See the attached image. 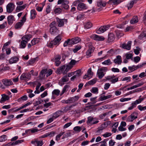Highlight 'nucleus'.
<instances>
[{
  "instance_id": "1",
  "label": "nucleus",
  "mask_w": 146,
  "mask_h": 146,
  "mask_svg": "<svg viewBox=\"0 0 146 146\" xmlns=\"http://www.w3.org/2000/svg\"><path fill=\"white\" fill-rule=\"evenodd\" d=\"M62 39L61 36L60 35H58L56 36L54 39L50 41V42L48 44V46L50 48H52L53 47L54 45H58L60 41Z\"/></svg>"
},
{
  "instance_id": "2",
  "label": "nucleus",
  "mask_w": 146,
  "mask_h": 146,
  "mask_svg": "<svg viewBox=\"0 0 146 146\" xmlns=\"http://www.w3.org/2000/svg\"><path fill=\"white\" fill-rule=\"evenodd\" d=\"M56 23L55 21H53L50 25V32L52 35H56L59 32V31L56 27Z\"/></svg>"
},
{
  "instance_id": "3",
  "label": "nucleus",
  "mask_w": 146,
  "mask_h": 146,
  "mask_svg": "<svg viewBox=\"0 0 146 146\" xmlns=\"http://www.w3.org/2000/svg\"><path fill=\"white\" fill-rule=\"evenodd\" d=\"M108 68L105 67L99 68L97 73V75L99 78L102 79L105 75V73H104V72H106Z\"/></svg>"
},
{
  "instance_id": "4",
  "label": "nucleus",
  "mask_w": 146,
  "mask_h": 146,
  "mask_svg": "<svg viewBox=\"0 0 146 146\" xmlns=\"http://www.w3.org/2000/svg\"><path fill=\"white\" fill-rule=\"evenodd\" d=\"M137 117V113L133 112L130 115H129L126 118V121L132 122L133 120Z\"/></svg>"
},
{
  "instance_id": "5",
  "label": "nucleus",
  "mask_w": 146,
  "mask_h": 146,
  "mask_svg": "<svg viewBox=\"0 0 146 146\" xmlns=\"http://www.w3.org/2000/svg\"><path fill=\"white\" fill-rule=\"evenodd\" d=\"M56 19L58 23V26L60 27L63 26L64 23H66L67 22V19H60L58 17H56Z\"/></svg>"
},
{
  "instance_id": "6",
  "label": "nucleus",
  "mask_w": 146,
  "mask_h": 146,
  "mask_svg": "<svg viewBox=\"0 0 146 146\" xmlns=\"http://www.w3.org/2000/svg\"><path fill=\"white\" fill-rule=\"evenodd\" d=\"M110 27V26L109 25L102 26L97 30L96 33L99 34L103 33L104 32L109 29Z\"/></svg>"
},
{
  "instance_id": "7",
  "label": "nucleus",
  "mask_w": 146,
  "mask_h": 146,
  "mask_svg": "<svg viewBox=\"0 0 146 146\" xmlns=\"http://www.w3.org/2000/svg\"><path fill=\"white\" fill-rule=\"evenodd\" d=\"M57 3L58 4H62V7L65 9H68L69 7V6L68 5V2L67 0H58Z\"/></svg>"
},
{
  "instance_id": "8",
  "label": "nucleus",
  "mask_w": 146,
  "mask_h": 146,
  "mask_svg": "<svg viewBox=\"0 0 146 146\" xmlns=\"http://www.w3.org/2000/svg\"><path fill=\"white\" fill-rule=\"evenodd\" d=\"M145 65H146V62H144L141 64H140L136 66L133 65L132 66H129L128 69L132 71L137 69L138 68H141Z\"/></svg>"
},
{
  "instance_id": "9",
  "label": "nucleus",
  "mask_w": 146,
  "mask_h": 146,
  "mask_svg": "<svg viewBox=\"0 0 146 146\" xmlns=\"http://www.w3.org/2000/svg\"><path fill=\"white\" fill-rule=\"evenodd\" d=\"M92 39L97 41H102L105 39V38L102 36H100L96 34H93L90 36Z\"/></svg>"
},
{
  "instance_id": "10",
  "label": "nucleus",
  "mask_w": 146,
  "mask_h": 146,
  "mask_svg": "<svg viewBox=\"0 0 146 146\" xmlns=\"http://www.w3.org/2000/svg\"><path fill=\"white\" fill-rule=\"evenodd\" d=\"M15 6L12 3H9L6 6L7 11L9 13H11L14 10Z\"/></svg>"
},
{
  "instance_id": "11",
  "label": "nucleus",
  "mask_w": 146,
  "mask_h": 146,
  "mask_svg": "<svg viewBox=\"0 0 146 146\" xmlns=\"http://www.w3.org/2000/svg\"><path fill=\"white\" fill-rule=\"evenodd\" d=\"M132 42L129 41L128 42L127 44L124 43L121 45L122 47L124 49H126L127 50H129L131 48V46Z\"/></svg>"
},
{
  "instance_id": "12",
  "label": "nucleus",
  "mask_w": 146,
  "mask_h": 146,
  "mask_svg": "<svg viewBox=\"0 0 146 146\" xmlns=\"http://www.w3.org/2000/svg\"><path fill=\"white\" fill-rule=\"evenodd\" d=\"M70 44L72 45L78 43L81 40V39L80 38L77 37L70 39Z\"/></svg>"
},
{
  "instance_id": "13",
  "label": "nucleus",
  "mask_w": 146,
  "mask_h": 146,
  "mask_svg": "<svg viewBox=\"0 0 146 146\" xmlns=\"http://www.w3.org/2000/svg\"><path fill=\"white\" fill-rule=\"evenodd\" d=\"M1 81L3 84L6 86H9L13 84L12 81L10 79H3Z\"/></svg>"
},
{
  "instance_id": "14",
  "label": "nucleus",
  "mask_w": 146,
  "mask_h": 146,
  "mask_svg": "<svg viewBox=\"0 0 146 146\" xmlns=\"http://www.w3.org/2000/svg\"><path fill=\"white\" fill-rule=\"evenodd\" d=\"M87 9L86 5L84 3H80L77 6V9L79 10L86 9Z\"/></svg>"
},
{
  "instance_id": "15",
  "label": "nucleus",
  "mask_w": 146,
  "mask_h": 146,
  "mask_svg": "<svg viewBox=\"0 0 146 146\" xmlns=\"http://www.w3.org/2000/svg\"><path fill=\"white\" fill-rule=\"evenodd\" d=\"M31 37L32 35H31L30 34H27L23 36L21 39L22 40L25 41V42H27L28 43V42L30 40Z\"/></svg>"
},
{
  "instance_id": "16",
  "label": "nucleus",
  "mask_w": 146,
  "mask_h": 146,
  "mask_svg": "<svg viewBox=\"0 0 146 146\" xmlns=\"http://www.w3.org/2000/svg\"><path fill=\"white\" fill-rule=\"evenodd\" d=\"M94 48L92 47H89L88 50L86 52V55L88 57L87 58L91 56L92 55V53L93 52L94 50Z\"/></svg>"
},
{
  "instance_id": "17",
  "label": "nucleus",
  "mask_w": 146,
  "mask_h": 146,
  "mask_svg": "<svg viewBox=\"0 0 146 146\" xmlns=\"http://www.w3.org/2000/svg\"><path fill=\"white\" fill-rule=\"evenodd\" d=\"M19 60V58L17 56H13L9 60V63L10 64H12L16 63Z\"/></svg>"
},
{
  "instance_id": "18",
  "label": "nucleus",
  "mask_w": 146,
  "mask_h": 146,
  "mask_svg": "<svg viewBox=\"0 0 146 146\" xmlns=\"http://www.w3.org/2000/svg\"><path fill=\"white\" fill-rule=\"evenodd\" d=\"M63 112L62 110H58L56 111L52 115L53 117L56 119L59 116L63 114Z\"/></svg>"
},
{
  "instance_id": "19",
  "label": "nucleus",
  "mask_w": 146,
  "mask_h": 146,
  "mask_svg": "<svg viewBox=\"0 0 146 146\" xmlns=\"http://www.w3.org/2000/svg\"><path fill=\"white\" fill-rule=\"evenodd\" d=\"M7 19L8 24L11 25L13 23V21H14V18L13 15H10L7 17Z\"/></svg>"
},
{
  "instance_id": "20",
  "label": "nucleus",
  "mask_w": 146,
  "mask_h": 146,
  "mask_svg": "<svg viewBox=\"0 0 146 146\" xmlns=\"http://www.w3.org/2000/svg\"><path fill=\"white\" fill-rule=\"evenodd\" d=\"M9 99V97L8 96L5 94H3L2 95V98L0 100V102L1 103H3L4 101L7 100Z\"/></svg>"
},
{
  "instance_id": "21",
  "label": "nucleus",
  "mask_w": 146,
  "mask_h": 146,
  "mask_svg": "<svg viewBox=\"0 0 146 146\" xmlns=\"http://www.w3.org/2000/svg\"><path fill=\"white\" fill-rule=\"evenodd\" d=\"M113 61L115 64H121L122 62L121 56L119 55L117 56L116 57V58Z\"/></svg>"
},
{
  "instance_id": "22",
  "label": "nucleus",
  "mask_w": 146,
  "mask_h": 146,
  "mask_svg": "<svg viewBox=\"0 0 146 146\" xmlns=\"http://www.w3.org/2000/svg\"><path fill=\"white\" fill-rule=\"evenodd\" d=\"M65 68V66L64 65L60 68H58L56 71V73L57 74H60L62 73Z\"/></svg>"
},
{
  "instance_id": "23",
  "label": "nucleus",
  "mask_w": 146,
  "mask_h": 146,
  "mask_svg": "<svg viewBox=\"0 0 146 146\" xmlns=\"http://www.w3.org/2000/svg\"><path fill=\"white\" fill-rule=\"evenodd\" d=\"M97 6L100 7H105L106 4V1L100 0L98 2Z\"/></svg>"
},
{
  "instance_id": "24",
  "label": "nucleus",
  "mask_w": 146,
  "mask_h": 146,
  "mask_svg": "<svg viewBox=\"0 0 146 146\" xmlns=\"http://www.w3.org/2000/svg\"><path fill=\"white\" fill-rule=\"evenodd\" d=\"M138 0H133L131 1L128 5L127 7L128 9H131L133 7L134 4L137 3Z\"/></svg>"
},
{
  "instance_id": "25",
  "label": "nucleus",
  "mask_w": 146,
  "mask_h": 146,
  "mask_svg": "<svg viewBox=\"0 0 146 146\" xmlns=\"http://www.w3.org/2000/svg\"><path fill=\"white\" fill-rule=\"evenodd\" d=\"M93 75V72H92L91 68L88 69L87 73L85 74L83 77L84 79H86L87 77H90L89 75L92 76Z\"/></svg>"
},
{
  "instance_id": "26",
  "label": "nucleus",
  "mask_w": 146,
  "mask_h": 146,
  "mask_svg": "<svg viewBox=\"0 0 146 146\" xmlns=\"http://www.w3.org/2000/svg\"><path fill=\"white\" fill-rule=\"evenodd\" d=\"M114 39V36L113 33H110L108 34V40L109 42L113 41Z\"/></svg>"
},
{
  "instance_id": "27",
  "label": "nucleus",
  "mask_w": 146,
  "mask_h": 146,
  "mask_svg": "<svg viewBox=\"0 0 146 146\" xmlns=\"http://www.w3.org/2000/svg\"><path fill=\"white\" fill-rule=\"evenodd\" d=\"M36 11L34 9L32 10L31 11V19H35L36 16Z\"/></svg>"
},
{
  "instance_id": "28",
  "label": "nucleus",
  "mask_w": 146,
  "mask_h": 146,
  "mask_svg": "<svg viewBox=\"0 0 146 146\" xmlns=\"http://www.w3.org/2000/svg\"><path fill=\"white\" fill-rule=\"evenodd\" d=\"M138 21V17L137 16H134L131 20L130 23L131 24H134L137 23Z\"/></svg>"
},
{
  "instance_id": "29",
  "label": "nucleus",
  "mask_w": 146,
  "mask_h": 146,
  "mask_svg": "<svg viewBox=\"0 0 146 146\" xmlns=\"http://www.w3.org/2000/svg\"><path fill=\"white\" fill-rule=\"evenodd\" d=\"M108 3L110 4L115 5L119 4L120 2H118V0H109L108 2Z\"/></svg>"
},
{
  "instance_id": "30",
  "label": "nucleus",
  "mask_w": 146,
  "mask_h": 146,
  "mask_svg": "<svg viewBox=\"0 0 146 146\" xmlns=\"http://www.w3.org/2000/svg\"><path fill=\"white\" fill-rule=\"evenodd\" d=\"M27 6V5L25 4L23 5L17 6L16 8V10L17 12H19V11L23 10Z\"/></svg>"
},
{
  "instance_id": "31",
  "label": "nucleus",
  "mask_w": 146,
  "mask_h": 146,
  "mask_svg": "<svg viewBox=\"0 0 146 146\" xmlns=\"http://www.w3.org/2000/svg\"><path fill=\"white\" fill-rule=\"evenodd\" d=\"M84 27L86 29H89L92 27V24L90 22H88L84 24Z\"/></svg>"
},
{
  "instance_id": "32",
  "label": "nucleus",
  "mask_w": 146,
  "mask_h": 146,
  "mask_svg": "<svg viewBox=\"0 0 146 146\" xmlns=\"http://www.w3.org/2000/svg\"><path fill=\"white\" fill-rule=\"evenodd\" d=\"M95 119L93 117H89L88 118V120L87 121V123L88 124H91L92 125V123H93V121H94V119Z\"/></svg>"
},
{
  "instance_id": "33",
  "label": "nucleus",
  "mask_w": 146,
  "mask_h": 146,
  "mask_svg": "<svg viewBox=\"0 0 146 146\" xmlns=\"http://www.w3.org/2000/svg\"><path fill=\"white\" fill-rule=\"evenodd\" d=\"M27 43V42H25V41L22 40L19 45L20 48H25L26 47V44Z\"/></svg>"
},
{
  "instance_id": "34",
  "label": "nucleus",
  "mask_w": 146,
  "mask_h": 146,
  "mask_svg": "<svg viewBox=\"0 0 146 146\" xmlns=\"http://www.w3.org/2000/svg\"><path fill=\"white\" fill-rule=\"evenodd\" d=\"M72 67L68 65L65 66V69L62 72L63 75H64L67 73L69 71V70L72 68Z\"/></svg>"
},
{
  "instance_id": "35",
  "label": "nucleus",
  "mask_w": 146,
  "mask_h": 146,
  "mask_svg": "<svg viewBox=\"0 0 146 146\" xmlns=\"http://www.w3.org/2000/svg\"><path fill=\"white\" fill-rule=\"evenodd\" d=\"M55 133V132L54 131L49 132L45 134L44 135V137H47L48 136L50 137L53 136Z\"/></svg>"
},
{
  "instance_id": "36",
  "label": "nucleus",
  "mask_w": 146,
  "mask_h": 146,
  "mask_svg": "<svg viewBox=\"0 0 146 146\" xmlns=\"http://www.w3.org/2000/svg\"><path fill=\"white\" fill-rule=\"evenodd\" d=\"M23 25V23H21V22H18L16 23L15 25V28L16 29H18L21 28Z\"/></svg>"
},
{
  "instance_id": "37",
  "label": "nucleus",
  "mask_w": 146,
  "mask_h": 146,
  "mask_svg": "<svg viewBox=\"0 0 146 146\" xmlns=\"http://www.w3.org/2000/svg\"><path fill=\"white\" fill-rule=\"evenodd\" d=\"M28 98L27 96L24 95L17 99V101L20 102L22 101H26L27 99Z\"/></svg>"
},
{
  "instance_id": "38",
  "label": "nucleus",
  "mask_w": 146,
  "mask_h": 146,
  "mask_svg": "<svg viewBox=\"0 0 146 146\" xmlns=\"http://www.w3.org/2000/svg\"><path fill=\"white\" fill-rule=\"evenodd\" d=\"M69 87V86L68 85H65L63 88L61 93L60 94V95L61 96L63 94H64L65 92H66L67 90V89Z\"/></svg>"
},
{
  "instance_id": "39",
  "label": "nucleus",
  "mask_w": 146,
  "mask_h": 146,
  "mask_svg": "<svg viewBox=\"0 0 146 146\" xmlns=\"http://www.w3.org/2000/svg\"><path fill=\"white\" fill-rule=\"evenodd\" d=\"M115 77V76L114 75H113L112 76H109L105 77L106 80H104L105 81L106 80H112V79L114 78Z\"/></svg>"
},
{
  "instance_id": "40",
  "label": "nucleus",
  "mask_w": 146,
  "mask_h": 146,
  "mask_svg": "<svg viewBox=\"0 0 146 146\" xmlns=\"http://www.w3.org/2000/svg\"><path fill=\"white\" fill-rule=\"evenodd\" d=\"M69 80V78L66 75H65L61 79V82H68Z\"/></svg>"
},
{
  "instance_id": "41",
  "label": "nucleus",
  "mask_w": 146,
  "mask_h": 146,
  "mask_svg": "<svg viewBox=\"0 0 146 146\" xmlns=\"http://www.w3.org/2000/svg\"><path fill=\"white\" fill-rule=\"evenodd\" d=\"M78 62L74 60H72L70 62H69V66L72 67V68L73 66L74 65Z\"/></svg>"
},
{
  "instance_id": "42",
  "label": "nucleus",
  "mask_w": 146,
  "mask_h": 146,
  "mask_svg": "<svg viewBox=\"0 0 146 146\" xmlns=\"http://www.w3.org/2000/svg\"><path fill=\"white\" fill-rule=\"evenodd\" d=\"M111 97V95H108L107 96H102L100 97V99L101 101L105 100L110 98Z\"/></svg>"
},
{
  "instance_id": "43",
  "label": "nucleus",
  "mask_w": 146,
  "mask_h": 146,
  "mask_svg": "<svg viewBox=\"0 0 146 146\" xmlns=\"http://www.w3.org/2000/svg\"><path fill=\"white\" fill-rule=\"evenodd\" d=\"M81 46L80 45H77L75 48L73 49V51L74 53L77 52L78 50H80L81 48Z\"/></svg>"
},
{
  "instance_id": "44",
  "label": "nucleus",
  "mask_w": 146,
  "mask_h": 146,
  "mask_svg": "<svg viewBox=\"0 0 146 146\" xmlns=\"http://www.w3.org/2000/svg\"><path fill=\"white\" fill-rule=\"evenodd\" d=\"M60 93V91L58 89L54 90L52 92L53 95H54L56 96H58Z\"/></svg>"
},
{
  "instance_id": "45",
  "label": "nucleus",
  "mask_w": 146,
  "mask_h": 146,
  "mask_svg": "<svg viewBox=\"0 0 146 146\" xmlns=\"http://www.w3.org/2000/svg\"><path fill=\"white\" fill-rule=\"evenodd\" d=\"M39 40L38 38H34L31 41L32 45L33 46L38 43Z\"/></svg>"
},
{
  "instance_id": "46",
  "label": "nucleus",
  "mask_w": 146,
  "mask_h": 146,
  "mask_svg": "<svg viewBox=\"0 0 146 146\" xmlns=\"http://www.w3.org/2000/svg\"><path fill=\"white\" fill-rule=\"evenodd\" d=\"M7 140V136L6 135H3L0 137V142H2Z\"/></svg>"
},
{
  "instance_id": "47",
  "label": "nucleus",
  "mask_w": 146,
  "mask_h": 146,
  "mask_svg": "<svg viewBox=\"0 0 146 146\" xmlns=\"http://www.w3.org/2000/svg\"><path fill=\"white\" fill-rule=\"evenodd\" d=\"M131 78L130 76L126 77L123 78L122 81H126L127 82H128L131 81Z\"/></svg>"
},
{
  "instance_id": "48",
  "label": "nucleus",
  "mask_w": 146,
  "mask_h": 146,
  "mask_svg": "<svg viewBox=\"0 0 146 146\" xmlns=\"http://www.w3.org/2000/svg\"><path fill=\"white\" fill-rule=\"evenodd\" d=\"M146 36V31H144L141 33L140 35L139 36V38L141 39L143 38Z\"/></svg>"
},
{
  "instance_id": "49",
  "label": "nucleus",
  "mask_w": 146,
  "mask_h": 146,
  "mask_svg": "<svg viewBox=\"0 0 146 146\" xmlns=\"http://www.w3.org/2000/svg\"><path fill=\"white\" fill-rule=\"evenodd\" d=\"M43 102V101L42 100H38L35 101L33 103V104L35 106H36L40 104Z\"/></svg>"
},
{
  "instance_id": "50",
  "label": "nucleus",
  "mask_w": 146,
  "mask_h": 146,
  "mask_svg": "<svg viewBox=\"0 0 146 146\" xmlns=\"http://www.w3.org/2000/svg\"><path fill=\"white\" fill-rule=\"evenodd\" d=\"M64 132H61L58 135H57L56 137V141H58L60 140V137L64 133Z\"/></svg>"
},
{
  "instance_id": "51",
  "label": "nucleus",
  "mask_w": 146,
  "mask_h": 146,
  "mask_svg": "<svg viewBox=\"0 0 146 146\" xmlns=\"http://www.w3.org/2000/svg\"><path fill=\"white\" fill-rule=\"evenodd\" d=\"M70 39H68L67 40L65 41L63 44V46L64 47H66L68 45H71L72 44H70Z\"/></svg>"
},
{
  "instance_id": "52",
  "label": "nucleus",
  "mask_w": 146,
  "mask_h": 146,
  "mask_svg": "<svg viewBox=\"0 0 146 146\" xmlns=\"http://www.w3.org/2000/svg\"><path fill=\"white\" fill-rule=\"evenodd\" d=\"M108 126V123L106 122H104L101 125L100 127L103 130L106 128Z\"/></svg>"
},
{
  "instance_id": "53",
  "label": "nucleus",
  "mask_w": 146,
  "mask_h": 146,
  "mask_svg": "<svg viewBox=\"0 0 146 146\" xmlns=\"http://www.w3.org/2000/svg\"><path fill=\"white\" fill-rule=\"evenodd\" d=\"M79 97L78 96H75L71 98L72 102H74L78 100Z\"/></svg>"
},
{
  "instance_id": "54",
  "label": "nucleus",
  "mask_w": 146,
  "mask_h": 146,
  "mask_svg": "<svg viewBox=\"0 0 146 146\" xmlns=\"http://www.w3.org/2000/svg\"><path fill=\"white\" fill-rule=\"evenodd\" d=\"M108 140L107 139H105L101 141L100 143H101L102 144L100 146H106L107 145L106 142Z\"/></svg>"
},
{
  "instance_id": "55",
  "label": "nucleus",
  "mask_w": 146,
  "mask_h": 146,
  "mask_svg": "<svg viewBox=\"0 0 146 146\" xmlns=\"http://www.w3.org/2000/svg\"><path fill=\"white\" fill-rule=\"evenodd\" d=\"M143 84L144 83L142 82L141 83L138 84L137 85L133 86L131 87V89L132 90L134 88H136L137 87H139L143 85Z\"/></svg>"
},
{
  "instance_id": "56",
  "label": "nucleus",
  "mask_w": 146,
  "mask_h": 146,
  "mask_svg": "<svg viewBox=\"0 0 146 146\" xmlns=\"http://www.w3.org/2000/svg\"><path fill=\"white\" fill-rule=\"evenodd\" d=\"M21 80H26L27 79L25 73H23L21 76L20 78Z\"/></svg>"
},
{
  "instance_id": "57",
  "label": "nucleus",
  "mask_w": 146,
  "mask_h": 146,
  "mask_svg": "<svg viewBox=\"0 0 146 146\" xmlns=\"http://www.w3.org/2000/svg\"><path fill=\"white\" fill-rule=\"evenodd\" d=\"M72 108V106H67L64 108V109L62 111H64V113L66 112L67 111L70 110V109Z\"/></svg>"
},
{
  "instance_id": "58",
  "label": "nucleus",
  "mask_w": 146,
  "mask_h": 146,
  "mask_svg": "<svg viewBox=\"0 0 146 146\" xmlns=\"http://www.w3.org/2000/svg\"><path fill=\"white\" fill-rule=\"evenodd\" d=\"M136 49H134V52L135 54L138 55L139 53L140 49L138 46L136 47Z\"/></svg>"
},
{
  "instance_id": "59",
  "label": "nucleus",
  "mask_w": 146,
  "mask_h": 146,
  "mask_svg": "<svg viewBox=\"0 0 146 146\" xmlns=\"http://www.w3.org/2000/svg\"><path fill=\"white\" fill-rule=\"evenodd\" d=\"M103 64L110 65L111 64L110 60V59L106 60L102 63Z\"/></svg>"
},
{
  "instance_id": "60",
  "label": "nucleus",
  "mask_w": 146,
  "mask_h": 146,
  "mask_svg": "<svg viewBox=\"0 0 146 146\" xmlns=\"http://www.w3.org/2000/svg\"><path fill=\"white\" fill-rule=\"evenodd\" d=\"M47 70L46 69H44L41 70L40 72V74L43 77L45 76V74L46 73Z\"/></svg>"
},
{
  "instance_id": "61",
  "label": "nucleus",
  "mask_w": 146,
  "mask_h": 146,
  "mask_svg": "<svg viewBox=\"0 0 146 146\" xmlns=\"http://www.w3.org/2000/svg\"><path fill=\"white\" fill-rule=\"evenodd\" d=\"M10 69V67L8 66H3V68L0 69L1 71H5L9 70Z\"/></svg>"
},
{
  "instance_id": "62",
  "label": "nucleus",
  "mask_w": 146,
  "mask_h": 146,
  "mask_svg": "<svg viewBox=\"0 0 146 146\" xmlns=\"http://www.w3.org/2000/svg\"><path fill=\"white\" fill-rule=\"evenodd\" d=\"M54 12L55 14H59L61 12V10L60 8H56L54 10Z\"/></svg>"
},
{
  "instance_id": "63",
  "label": "nucleus",
  "mask_w": 146,
  "mask_h": 146,
  "mask_svg": "<svg viewBox=\"0 0 146 146\" xmlns=\"http://www.w3.org/2000/svg\"><path fill=\"white\" fill-rule=\"evenodd\" d=\"M138 108L141 111L145 110H146V106L143 107L139 105L138 106Z\"/></svg>"
},
{
  "instance_id": "64",
  "label": "nucleus",
  "mask_w": 146,
  "mask_h": 146,
  "mask_svg": "<svg viewBox=\"0 0 146 146\" xmlns=\"http://www.w3.org/2000/svg\"><path fill=\"white\" fill-rule=\"evenodd\" d=\"M96 82V80L95 79H93L88 82L89 84L92 85L94 84Z\"/></svg>"
}]
</instances>
